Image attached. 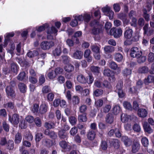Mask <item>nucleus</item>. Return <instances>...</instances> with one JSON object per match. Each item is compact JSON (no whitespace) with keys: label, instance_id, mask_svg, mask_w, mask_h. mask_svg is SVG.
<instances>
[{"label":"nucleus","instance_id":"13d9d810","mask_svg":"<svg viewBox=\"0 0 154 154\" xmlns=\"http://www.w3.org/2000/svg\"><path fill=\"white\" fill-rule=\"evenodd\" d=\"M69 121L72 125H74L76 122L77 119L75 117L71 116L69 118Z\"/></svg>","mask_w":154,"mask_h":154},{"label":"nucleus","instance_id":"7ed1b4c3","mask_svg":"<svg viewBox=\"0 0 154 154\" xmlns=\"http://www.w3.org/2000/svg\"><path fill=\"white\" fill-rule=\"evenodd\" d=\"M88 77L89 80H88V78H86L82 74H79L77 75V81L80 83L85 84L87 83L88 84L90 85L93 82L94 78L91 75H89Z\"/></svg>","mask_w":154,"mask_h":154},{"label":"nucleus","instance_id":"a18cd8bd","mask_svg":"<svg viewBox=\"0 0 154 154\" xmlns=\"http://www.w3.org/2000/svg\"><path fill=\"white\" fill-rule=\"evenodd\" d=\"M91 48L92 51L94 53L100 52V47L96 45H92L91 46Z\"/></svg>","mask_w":154,"mask_h":154},{"label":"nucleus","instance_id":"412c9836","mask_svg":"<svg viewBox=\"0 0 154 154\" xmlns=\"http://www.w3.org/2000/svg\"><path fill=\"white\" fill-rule=\"evenodd\" d=\"M83 53L80 51H77L75 52L72 56L75 59H80L82 57Z\"/></svg>","mask_w":154,"mask_h":154},{"label":"nucleus","instance_id":"bf43d9fd","mask_svg":"<svg viewBox=\"0 0 154 154\" xmlns=\"http://www.w3.org/2000/svg\"><path fill=\"white\" fill-rule=\"evenodd\" d=\"M137 62L139 63H141L144 62L146 60V57L145 56H140L138 57H137Z\"/></svg>","mask_w":154,"mask_h":154},{"label":"nucleus","instance_id":"5fc2aeb1","mask_svg":"<svg viewBox=\"0 0 154 154\" xmlns=\"http://www.w3.org/2000/svg\"><path fill=\"white\" fill-rule=\"evenodd\" d=\"M148 60L150 62H152L154 61V54L150 53L148 55Z\"/></svg>","mask_w":154,"mask_h":154},{"label":"nucleus","instance_id":"423d86ee","mask_svg":"<svg viewBox=\"0 0 154 154\" xmlns=\"http://www.w3.org/2000/svg\"><path fill=\"white\" fill-rule=\"evenodd\" d=\"M122 31L121 28L116 29L115 28L111 29L109 33L111 35H113L115 38H118L122 35Z\"/></svg>","mask_w":154,"mask_h":154},{"label":"nucleus","instance_id":"58836bf2","mask_svg":"<svg viewBox=\"0 0 154 154\" xmlns=\"http://www.w3.org/2000/svg\"><path fill=\"white\" fill-rule=\"evenodd\" d=\"M10 48L8 49V51L10 54L12 55L13 54V51L15 49V46L14 43L10 41Z\"/></svg>","mask_w":154,"mask_h":154},{"label":"nucleus","instance_id":"680f3d73","mask_svg":"<svg viewBox=\"0 0 154 154\" xmlns=\"http://www.w3.org/2000/svg\"><path fill=\"white\" fill-rule=\"evenodd\" d=\"M113 9L115 12H118L120 10V5L118 3H116L113 5Z\"/></svg>","mask_w":154,"mask_h":154},{"label":"nucleus","instance_id":"6e6552de","mask_svg":"<svg viewBox=\"0 0 154 154\" xmlns=\"http://www.w3.org/2000/svg\"><path fill=\"white\" fill-rule=\"evenodd\" d=\"M58 32L57 29L54 26H52L51 28L48 29L47 33V38L48 39H51L53 38V34L57 33Z\"/></svg>","mask_w":154,"mask_h":154},{"label":"nucleus","instance_id":"473e14b6","mask_svg":"<svg viewBox=\"0 0 154 154\" xmlns=\"http://www.w3.org/2000/svg\"><path fill=\"white\" fill-rule=\"evenodd\" d=\"M67 133L63 130L60 131L58 133V135L60 139H65L67 138Z\"/></svg>","mask_w":154,"mask_h":154},{"label":"nucleus","instance_id":"20e7f679","mask_svg":"<svg viewBox=\"0 0 154 154\" xmlns=\"http://www.w3.org/2000/svg\"><path fill=\"white\" fill-rule=\"evenodd\" d=\"M54 43L52 41H44L40 44L41 48L43 50H49L54 46Z\"/></svg>","mask_w":154,"mask_h":154},{"label":"nucleus","instance_id":"79ce46f5","mask_svg":"<svg viewBox=\"0 0 154 154\" xmlns=\"http://www.w3.org/2000/svg\"><path fill=\"white\" fill-rule=\"evenodd\" d=\"M19 89L21 92L24 93L26 92V87L23 83H20L18 85Z\"/></svg>","mask_w":154,"mask_h":154},{"label":"nucleus","instance_id":"b1692460","mask_svg":"<svg viewBox=\"0 0 154 154\" xmlns=\"http://www.w3.org/2000/svg\"><path fill=\"white\" fill-rule=\"evenodd\" d=\"M121 120L122 122L125 123L131 120V116L125 114H122L121 116Z\"/></svg>","mask_w":154,"mask_h":154},{"label":"nucleus","instance_id":"9b49d317","mask_svg":"<svg viewBox=\"0 0 154 154\" xmlns=\"http://www.w3.org/2000/svg\"><path fill=\"white\" fill-rule=\"evenodd\" d=\"M103 74L105 76L108 77H110L109 78L110 80H111V78L112 81H113L115 80V77L112 72L109 69H104L103 72Z\"/></svg>","mask_w":154,"mask_h":154},{"label":"nucleus","instance_id":"7c9ffc66","mask_svg":"<svg viewBox=\"0 0 154 154\" xmlns=\"http://www.w3.org/2000/svg\"><path fill=\"white\" fill-rule=\"evenodd\" d=\"M95 132L93 130H90L88 134V138L89 140H92L95 138Z\"/></svg>","mask_w":154,"mask_h":154},{"label":"nucleus","instance_id":"c85d7f7f","mask_svg":"<svg viewBox=\"0 0 154 154\" xmlns=\"http://www.w3.org/2000/svg\"><path fill=\"white\" fill-rule=\"evenodd\" d=\"M140 144L137 142L134 143L132 146V151L135 153L138 151L140 148Z\"/></svg>","mask_w":154,"mask_h":154},{"label":"nucleus","instance_id":"6ab92c4d","mask_svg":"<svg viewBox=\"0 0 154 154\" xmlns=\"http://www.w3.org/2000/svg\"><path fill=\"white\" fill-rule=\"evenodd\" d=\"M91 71L95 75H98L101 70L100 68L97 66H92L90 68Z\"/></svg>","mask_w":154,"mask_h":154},{"label":"nucleus","instance_id":"603ef678","mask_svg":"<svg viewBox=\"0 0 154 154\" xmlns=\"http://www.w3.org/2000/svg\"><path fill=\"white\" fill-rule=\"evenodd\" d=\"M139 72L141 73H145L149 71V69L146 66H143L139 68Z\"/></svg>","mask_w":154,"mask_h":154},{"label":"nucleus","instance_id":"ddd939ff","mask_svg":"<svg viewBox=\"0 0 154 154\" xmlns=\"http://www.w3.org/2000/svg\"><path fill=\"white\" fill-rule=\"evenodd\" d=\"M59 145L61 147L66 151H69L71 149V147L70 145L67 144L66 141H61L59 143Z\"/></svg>","mask_w":154,"mask_h":154},{"label":"nucleus","instance_id":"6e6d98bb","mask_svg":"<svg viewBox=\"0 0 154 154\" xmlns=\"http://www.w3.org/2000/svg\"><path fill=\"white\" fill-rule=\"evenodd\" d=\"M103 91L102 89H97L94 92V95L96 97L99 96L103 94Z\"/></svg>","mask_w":154,"mask_h":154},{"label":"nucleus","instance_id":"de8ad7c7","mask_svg":"<svg viewBox=\"0 0 154 154\" xmlns=\"http://www.w3.org/2000/svg\"><path fill=\"white\" fill-rule=\"evenodd\" d=\"M143 17L145 20L147 21H149L150 19V16L149 14L147 13V11L146 9L145 8L143 9Z\"/></svg>","mask_w":154,"mask_h":154},{"label":"nucleus","instance_id":"3c124183","mask_svg":"<svg viewBox=\"0 0 154 154\" xmlns=\"http://www.w3.org/2000/svg\"><path fill=\"white\" fill-rule=\"evenodd\" d=\"M123 105L124 107L126 109L129 110H131L132 107L131 103L127 101H125L123 103Z\"/></svg>","mask_w":154,"mask_h":154},{"label":"nucleus","instance_id":"c9c22d12","mask_svg":"<svg viewBox=\"0 0 154 154\" xmlns=\"http://www.w3.org/2000/svg\"><path fill=\"white\" fill-rule=\"evenodd\" d=\"M61 53V49L60 46H58L53 51V54L54 56H59Z\"/></svg>","mask_w":154,"mask_h":154},{"label":"nucleus","instance_id":"69168bd1","mask_svg":"<svg viewBox=\"0 0 154 154\" xmlns=\"http://www.w3.org/2000/svg\"><path fill=\"white\" fill-rule=\"evenodd\" d=\"M39 106L37 104H35L33 106V108L32 109V112L34 113L39 112Z\"/></svg>","mask_w":154,"mask_h":154},{"label":"nucleus","instance_id":"0e129e2a","mask_svg":"<svg viewBox=\"0 0 154 154\" xmlns=\"http://www.w3.org/2000/svg\"><path fill=\"white\" fill-rule=\"evenodd\" d=\"M2 124L3 128L4 130L7 132L8 131L9 128V125L5 121H4L3 122Z\"/></svg>","mask_w":154,"mask_h":154},{"label":"nucleus","instance_id":"39448f33","mask_svg":"<svg viewBox=\"0 0 154 154\" xmlns=\"http://www.w3.org/2000/svg\"><path fill=\"white\" fill-rule=\"evenodd\" d=\"M10 86H8L6 89V92L8 96H10L12 97H14L15 96V94L13 90V88L15 86V84L14 82H11Z\"/></svg>","mask_w":154,"mask_h":154},{"label":"nucleus","instance_id":"393cba45","mask_svg":"<svg viewBox=\"0 0 154 154\" xmlns=\"http://www.w3.org/2000/svg\"><path fill=\"white\" fill-rule=\"evenodd\" d=\"M49 26V24L48 23H45L43 25L36 26L35 28L36 29L38 32H41L44 30L45 29L48 28Z\"/></svg>","mask_w":154,"mask_h":154},{"label":"nucleus","instance_id":"774afa93","mask_svg":"<svg viewBox=\"0 0 154 154\" xmlns=\"http://www.w3.org/2000/svg\"><path fill=\"white\" fill-rule=\"evenodd\" d=\"M42 91L43 93H47L51 91V89L48 86H45L42 88Z\"/></svg>","mask_w":154,"mask_h":154},{"label":"nucleus","instance_id":"864d4df0","mask_svg":"<svg viewBox=\"0 0 154 154\" xmlns=\"http://www.w3.org/2000/svg\"><path fill=\"white\" fill-rule=\"evenodd\" d=\"M103 88H106L110 89L111 88V86L110 83L107 81H104L102 83Z\"/></svg>","mask_w":154,"mask_h":154},{"label":"nucleus","instance_id":"a211bd4d","mask_svg":"<svg viewBox=\"0 0 154 154\" xmlns=\"http://www.w3.org/2000/svg\"><path fill=\"white\" fill-rule=\"evenodd\" d=\"M14 35V33L13 32L6 34V36H5V42L4 43V46L5 47L7 45L9 41V38L13 37Z\"/></svg>","mask_w":154,"mask_h":154},{"label":"nucleus","instance_id":"aec40b11","mask_svg":"<svg viewBox=\"0 0 154 154\" xmlns=\"http://www.w3.org/2000/svg\"><path fill=\"white\" fill-rule=\"evenodd\" d=\"M109 66L112 69L114 70L117 69V74L119 73L121 71L120 68L118 67L117 65L114 62H111L109 63Z\"/></svg>","mask_w":154,"mask_h":154},{"label":"nucleus","instance_id":"4d7b16f0","mask_svg":"<svg viewBox=\"0 0 154 154\" xmlns=\"http://www.w3.org/2000/svg\"><path fill=\"white\" fill-rule=\"evenodd\" d=\"M21 129H24L26 128L27 125L25 123V122L24 120H20V122L19 125Z\"/></svg>","mask_w":154,"mask_h":154},{"label":"nucleus","instance_id":"2eb2a0df","mask_svg":"<svg viewBox=\"0 0 154 154\" xmlns=\"http://www.w3.org/2000/svg\"><path fill=\"white\" fill-rule=\"evenodd\" d=\"M143 129L145 132L148 134H150L153 132V130L147 122H145L143 124Z\"/></svg>","mask_w":154,"mask_h":154},{"label":"nucleus","instance_id":"052dcab7","mask_svg":"<svg viewBox=\"0 0 154 154\" xmlns=\"http://www.w3.org/2000/svg\"><path fill=\"white\" fill-rule=\"evenodd\" d=\"M33 117L31 116H28L26 118V120L27 122L30 123H32L34 121Z\"/></svg>","mask_w":154,"mask_h":154},{"label":"nucleus","instance_id":"2f4dec72","mask_svg":"<svg viewBox=\"0 0 154 154\" xmlns=\"http://www.w3.org/2000/svg\"><path fill=\"white\" fill-rule=\"evenodd\" d=\"M78 119L80 122H86L87 120L86 114L84 113L79 116Z\"/></svg>","mask_w":154,"mask_h":154},{"label":"nucleus","instance_id":"338daca9","mask_svg":"<svg viewBox=\"0 0 154 154\" xmlns=\"http://www.w3.org/2000/svg\"><path fill=\"white\" fill-rule=\"evenodd\" d=\"M63 71V68L60 67H58L56 68L55 69L54 72L57 75L58 74L62 73Z\"/></svg>","mask_w":154,"mask_h":154},{"label":"nucleus","instance_id":"72a5a7b5","mask_svg":"<svg viewBox=\"0 0 154 154\" xmlns=\"http://www.w3.org/2000/svg\"><path fill=\"white\" fill-rule=\"evenodd\" d=\"M106 121L107 123H112L113 121V117L112 115L111 114H108L106 116Z\"/></svg>","mask_w":154,"mask_h":154},{"label":"nucleus","instance_id":"a19ab883","mask_svg":"<svg viewBox=\"0 0 154 154\" xmlns=\"http://www.w3.org/2000/svg\"><path fill=\"white\" fill-rule=\"evenodd\" d=\"M38 54V52L37 51H30L27 54L28 56L31 58L37 56Z\"/></svg>","mask_w":154,"mask_h":154},{"label":"nucleus","instance_id":"f704fd0d","mask_svg":"<svg viewBox=\"0 0 154 154\" xmlns=\"http://www.w3.org/2000/svg\"><path fill=\"white\" fill-rule=\"evenodd\" d=\"M11 69L12 71L16 74L18 72V66L16 63H13L11 64Z\"/></svg>","mask_w":154,"mask_h":154},{"label":"nucleus","instance_id":"ea45409f","mask_svg":"<svg viewBox=\"0 0 154 154\" xmlns=\"http://www.w3.org/2000/svg\"><path fill=\"white\" fill-rule=\"evenodd\" d=\"M42 143L43 144L48 147H50L53 145L52 142L47 139H44L43 140Z\"/></svg>","mask_w":154,"mask_h":154},{"label":"nucleus","instance_id":"4468645a","mask_svg":"<svg viewBox=\"0 0 154 154\" xmlns=\"http://www.w3.org/2000/svg\"><path fill=\"white\" fill-rule=\"evenodd\" d=\"M118 17L123 21L124 25H128L130 22V20L128 19L125 14H120L118 15Z\"/></svg>","mask_w":154,"mask_h":154},{"label":"nucleus","instance_id":"1a4fd4ad","mask_svg":"<svg viewBox=\"0 0 154 154\" xmlns=\"http://www.w3.org/2000/svg\"><path fill=\"white\" fill-rule=\"evenodd\" d=\"M8 119L9 121L13 125H17L19 121V116L17 114H14L12 116H9Z\"/></svg>","mask_w":154,"mask_h":154},{"label":"nucleus","instance_id":"bb28decb","mask_svg":"<svg viewBox=\"0 0 154 154\" xmlns=\"http://www.w3.org/2000/svg\"><path fill=\"white\" fill-rule=\"evenodd\" d=\"M115 60L118 62H122L123 60V55L119 53H116L114 54Z\"/></svg>","mask_w":154,"mask_h":154},{"label":"nucleus","instance_id":"0eeeda50","mask_svg":"<svg viewBox=\"0 0 154 154\" xmlns=\"http://www.w3.org/2000/svg\"><path fill=\"white\" fill-rule=\"evenodd\" d=\"M131 51V56L133 57H138L141 56L142 54L141 50L136 47L132 48Z\"/></svg>","mask_w":154,"mask_h":154},{"label":"nucleus","instance_id":"e2e57ef3","mask_svg":"<svg viewBox=\"0 0 154 154\" xmlns=\"http://www.w3.org/2000/svg\"><path fill=\"white\" fill-rule=\"evenodd\" d=\"M123 73L124 76H127L131 75V71L129 69H126L123 71Z\"/></svg>","mask_w":154,"mask_h":154},{"label":"nucleus","instance_id":"37998d69","mask_svg":"<svg viewBox=\"0 0 154 154\" xmlns=\"http://www.w3.org/2000/svg\"><path fill=\"white\" fill-rule=\"evenodd\" d=\"M142 144L144 147H147L149 144V140L146 137H143L141 140Z\"/></svg>","mask_w":154,"mask_h":154},{"label":"nucleus","instance_id":"09e8293b","mask_svg":"<svg viewBox=\"0 0 154 154\" xmlns=\"http://www.w3.org/2000/svg\"><path fill=\"white\" fill-rule=\"evenodd\" d=\"M26 78L25 73L24 72H20L17 76L18 79L20 81H22L25 79Z\"/></svg>","mask_w":154,"mask_h":154},{"label":"nucleus","instance_id":"f03ea898","mask_svg":"<svg viewBox=\"0 0 154 154\" xmlns=\"http://www.w3.org/2000/svg\"><path fill=\"white\" fill-rule=\"evenodd\" d=\"M74 19H75L78 22H83L88 23L90 20L91 16L90 14L87 12L81 14H75L73 15Z\"/></svg>","mask_w":154,"mask_h":154},{"label":"nucleus","instance_id":"f8f14e48","mask_svg":"<svg viewBox=\"0 0 154 154\" xmlns=\"http://www.w3.org/2000/svg\"><path fill=\"white\" fill-rule=\"evenodd\" d=\"M122 141L126 146H129L132 144L133 140L126 136H123L122 137Z\"/></svg>","mask_w":154,"mask_h":154},{"label":"nucleus","instance_id":"8fccbe9b","mask_svg":"<svg viewBox=\"0 0 154 154\" xmlns=\"http://www.w3.org/2000/svg\"><path fill=\"white\" fill-rule=\"evenodd\" d=\"M121 109L119 105H116L113 108V112L115 115H117L120 112Z\"/></svg>","mask_w":154,"mask_h":154},{"label":"nucleus","instance_id":"9d476101","mask_svg":"<svg viewBox=\"0 0 154 154\" xmlns=\"http://www.w3.org/2000/svg\"><path fill=\"white\" fill-rule=\"evenodd\" d=\"M133 31L129 27H126L124 33V37L127 39H130L133 36Z\"/></svg>","mask_w":154,"mask_h":154},{"label":"nucleus","instance_id":"cd10ccee","mask_svg":"<svg viewBox=\"0 0 154 154\" xmlns=\"http://www.w3.org/2000/svg\"><path fill=\"white\" fill-rule=\"evenodd\" d=\"M74 66L70 64L66 65L64 67L65 71L68 72H71L74 70Z\"/></svg>","mask_w":154,"mask_h":154},{"label":"nucleus","instance_id":"c03bdc74","mask_svg":"<svg viewBox=\"0 0 154 154\" xmlns=\"http://www.w3.org/2000/svg\"><path fill=\"white\" fill-rule=\"evenodd\" d=\"M45 128L48 129H51L54 127L55 125L52 122H46L45 124Z\"/></svg>","mask_w":154,"mask_h":154},{"label":"nucleus","instance_id":"4c0bfd02","mask_svg":"<svg viewBox=\"0 0 154 154\" xmlns=\"http://www.w3.org/2000/svg\"><path fill=\"white\" fill-rule=\"evenodd\" d=\"M154 81V77L151 75H149L147 78L145 79L144 81V83L145 84H148L149 83L153 82Z\"/></svg>","mask_w":154,"mask_h":154},{"label":"nucleus","instance_id":"49530a36","mask_svg":"<svg viewBox=\"0 0 154 154\" xmlns=\"http://www.w3.org/2000/svg\"><path fill=\"white\" fill-rule=\"evenodd\" d=\"M111 10V8L107 5L102 8V11L106 15L109 13Z\"/></svg>","mask_w":154,"mask_h":154},{"label":"nucleus","instance_id":"a878e982","mask_svg":"<svg viewBox=\"0 0 154 154\" xmlns=\"http://www.w3.org/2000/svg\"><path fill=\"white\" fill-rule=\"evenodd\" d=\"M104 52L106 54L112 53L115 51V48L114 47L110 46H106L104 48Z\"/></svg>","mask_w":154,"mask_h":154},{"label":"nucleus","instance_id":"e433bc0d","mask_svg":"<svg viewBox=\"0 0 154 154\" xmlns=\"http://www.w3.org/2000/svg\"><path fill=\"white\" fill-rule=\"evenodd\" d=\"M72 103L74 105H76L78 104L80 102L79 98L77 96H74L72 98Z\"/></svg>","mask_w":154,"mask_h":154},{"label":"nucleus","instance_id":"f3484780","mask_svg":"<svg viewBox=\"0 0 154 154\" xmlns=\"http://www.w3.org/2000/svg\"><path fill=\"white\" fill-rule=\"evenodd\" d=\"M137 113L139 116L144 118L147 116V112L145 109L141 108L138 110Z\"/></svg>","mask_w":154,"mask_h":154},{"label":"nucleus","instance_id":"f257e3e1","mask_svg":"<svg viewBox=\"0 0 154 154\" xmlns=\"http://www.w3.org/2000/svg\"><path fill=\"white\" fill-rule=\"evenodd\" d=\"M90 25L92 27L91 33L93 34L96 35L102 33L103 29L97 20H94L91 21Z\"/></svg>","mask_w":154,"mask_h":154},{"label":"nucleus","instance_id":"c756f323","mask_svg":"<svg viewBox=\"0 0 154 154\" xmlns=\"http://www.w3.org/2000/svg\"><path fill=\"white\" fill-rule=\"evenodd\" d=\"M56 75L54 72V71L51 70L49 69L47 74L48 77L51 79H54L56 76Z\"/></svg>","mask_w":154,"mask_h":154},{"label":"nucleus","instance_id":"dca6fc26","mask_svg":"<svg viewBox=\"0 0 154 154\" xmlns=\"http://www.w3.org/2000/svg\"><path fill=\"white\" fill-rule=\"evenodd\" d=\"M48 109V106L45 103L41 104L40 107L39 109V112L41 114H43L46 112Z\"/></svg>","mask_w":154,"mask_h":154},{"label":"nucleus","instance_id":"5701e85b","mask_svg":"<svg viewBox=\"0 0 154 154\" xmlns=\"http://www.w3.org/2000/svg\"><path fill=\"white\" fill-rule=\"evenodd\" d=\"M22 136L21 133L18 132L15 135L14 142L16 144H19L21 141Z\"/></svg>","mask_w":154,"mask_h":154},{"label":"nucleus","instance_id":"4be33fe9","mask_svg":"<svg viewBox=\"0 0 154 154\" xmlns=\"http://www.w3.org/2000/svg\"><path fill=\"white\" fill-rule=\"evenodd\" d=\"M111 146H113L115 149H118L119 146V142L116 139H113L110 141Z\"/></svg>","mask_w":154,"mask_h":154}]
</instances>
